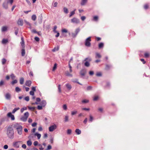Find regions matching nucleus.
<instances>
[{"label":"nucleus","mask_w":150,"mask_h":150,"mask_svg":"<svg viewBox=\"0 0 150 150\" xmlns=\"http://www.w3.org/2000/svg\"><path fill=\"white\" fill-rule=\"evenodd\" d=\"M6 134L9 138L13 139L14 138V131L12 127H8Z\"/></svg>","instance_id":"nucleus-1"},{"label":"nucleus","mask_w":150,"mask_h":150,"mask_svg":"<svg viewBox=\"0 0 150 150\" xmlns=\"http://www.w3.org/2000/svg\"><path fill=\"white\" fill-rule=\"evenodd\" d=\"M15 126L17 130L18 134L19 135H21L22 134V127L18 124L15 125Z\"/></svg>","instance_id":"nucleus-2"},{"label":"nucleus","mask_w":150,"mask_h":150,"mask_svg":"<svg viewBox=\"0 0 150 150\" xmlns=\"http://www.w3.org/2000/svg\"><path fill=\"white\" fill-rule=\"evenodd\" d=\"M71 22L74 24H78L79 23L80 21L79 19L74 17L71 20Z\"/></svg>","instance_id":"nucleus-3"},{"label":"nucleus","mask_w":150,"mask_h":150,"mask_svg":"<svg viewBox=\"0 0 150 150\" xmlns=\"http://www.w3.org/2000/svg\"><path fill=\"white\" fill-rule=\"evenodd\" d=\"M91 37H89L86 40L85 45L87 47L90 46L91 43L90 42L91 41Z\"/></svg>","instance_id":"nucleus-4"},{"label":"nucleus","mask_w":150,"mask_h":150,"mask_svg":"<svg viewBox=\"0 0 150 150\" xmlns=\"http://www.w3.org/2000/svg\"><path fill=\"white\" fill-rule=\"evenodd\" d=\"M57 128L56 125L54 124L49 127V130L50 132H52Z\"/></svg>","instance_id":"nucleus-5"},{"label":"nucleus","mask_w":150,"mask_h":150,"mask_svg":"<svg viewBox=\"0 0 150 150\" xmlns=\"http://www.w3.org/2000/svg\"><path fill=\"white\" fill-rule=\"evenodd\" d=\"M5 97L7 100H10L11 98V95L9 93H7L5 95Z\"/></svg>","instance_id":"nucleus-6"},{"label":"nucleus","mask_w":150,"mask_h":150,"mask_svg":"<svg viewBox=\"0 0 150 150\" xmlns=\"http://www.w3.org/2000/svg\"><path fill=\"white\" fill-rule=\"evenodd\" d=\"M35 134H30L28 137V138L30 139L34 140V138H35Z\"/></svg>","instance_id":"nucleus-7"},{"label":"nucleus","mask_w":150,"mask_h":150,"mask_svg":"<svg viewBox=\"0 0 150 150\" xmlns=\"http://www.w3.org/2000/svg\"><path fill=\"white\" fill-rule=\"evenodd\" d=\"M17 23L18 25L22 26L23 24V20L21 19H19L18 20Z\"/></svg>","instance_id":"nucleus-8"},{"label":"nucleus","mask_w":150,"mask_h":150,"mask_svg":"<svg viewBox=\"0 0 150 150\" xmlns=\"http://www.w3.org/2000/svg\"><path fill=\"white\" fill-rule=\"evenodd\" d=\"M20 142L18 141L13 143V145L16 148H18L19 146Z\"/></svg>","instance_id":"nucleus-9"},{"label":"nucleus","mask_w":150,"mask_h":150,"mask_svg":"<svg viewBox=\"0 0 150 150\" xmlns=\"http://www.w3.org/2000/svg\"><path fill=\"white\" fill-rule=\"evenodd\" d=\"M21 44L22 46V48H25L24 42V39H23V37H22L21 38Z\"/></svg>","instance_id":"nucleus-10"},{"label":"nucleus","mask_w":150,"mask_h":150,"mask_svg":"<svg viewBox=\"0 0 150 150\" xmlns=\"http://www.w3.org/2000/svg\"><path fill=\"white\" fill-rule=\"evenodd\" d=\"M31 83V81H26L25 83V85L26 86L29 87L30 86Z\"/></svg>","instance_id":"nucleus-11"},{"label":"nucleus","mask_w":150,"mask_h":150,"mask_svg":"<svg viewBox=\"0 0 150 150\" xmlns=\"http://www.w3.org/2000/svg\"><path fill=\"white\" fill-rule=\"evenodd\" d=\"M7 27L6 26H4L2 27L1 31L2 32L6 31L7 30Z\"/></svg>","instance_id":"nucleus-12"},{"label":"nucleus","mask_w":150,"mask_h":150,"mask_svg":"<svg viewBox=\"0 0 150 150\" xmlns=\"http://www.w3.org/2000/svg\"><path fill=\"white\" fill-rule=\"evenodd\" d=\"M86 74V71L84 70H82L80 72V74L81 75L84 76Z\"/></svg>","instance_id":"nucleus-13"},{"label":"nucleus","mask_w":150,"mask_h":150,"mask_svg":"<svg viewBox=\"0 0 150 150\" xmlns=\"http://www.w3.org/2000/svg\"><path fill=\"white\" fill-rule=\"evenodd\" d=\"M66 86L67 88L69 90H70L71 88V86L70 84L69 83H67L66 84Z\"/></svg>","instance_id":"nucleus-14"},{"label":"nucleus","mask_w":150,"mask_h":150,"mask_svg":"<svg viewBox=\"0 0 150 150\" xmlns=\"http://www.w3.org/2000/svg\"><path fill=\"white\" fill-rule=\"evenodd\" d=\"M46 104V101L45 100H43L40 103V104L42 105V106L43 107L45 106Z\"/></svg>","instance_id":"nucleus-15"},{"label":"nucleus","mask_w":150,"mask_h":150,"mask_svg":"<svg viewBox=\"0 0 150 150\" xmlns=\"http://www.w3.org/2000/svg\"><path fill=\"white\" fill-rule=\"evenodd\" d=\"M27 119L28 118H27L23 116L21 118V120L23 122H26L27 121Z\"/></svg>","instance_id":"nucleus-16"},{"label":"nucleus","mask_w":150,"mask_h":150,"mask_svg":"<svg viewBox=\"0 0 150 150\" xmlns=\"http://www.w3.org/2000/svg\"><path fill=\"white\" fill-rule=\"evenodd\" d=\"M3 6L4 8L6 9H7L8 8V5L6 3H4L3 4Z\"/></svg>","instance_id":"nucleus-17"},{"label":"nucleus","mask_w":150,"mask_h":150,"mask_svg":"<svg viewBox=\"0 0 150 150\" xmlns=\"http://www.w3.org/2000/svg\"><path fill=\"white\" fill-rule=\"evenodd\" d=\"M35 136H37L38 139H39L41 137V134H39L37 132L35 133Z\"/></svg>","instance_id":"nucleus-18"},{"label":"nucleus","mask_w":150,"mask_h":150,"mask_svg":"<svg viewBox=\"0 0 150 150\" xmlns=\"http://www.w3.org/2000/svg\"><path fill=\"white\" fill-rule=\"evenodd\" d=\"M25 51L24 48H22L21 50V54L22 56H23L25 55Z\"/></svg>","instance_id":"nucleus-19"},{"label":"nucleus","mask_w":150,"mask_h":150,"mask_svg":"<svg viewBox=\"0 0 150 150\" xmlns=\"http://www.w3.org/2000/svg\"><path fill=\"white\" fill-rule=\"evenodd\" d=\"M75 132L76 133V134H77L79 135L81 133V131L79 129H76L75 130Z\"/></svg>","instance_id":"nucleus-20"},{"label":"nucleus","mask_w":150,"mask_h":150,"mask_svg":"<svg viewBox=\"0 0 150 150\" xmlns=\"http://www.w3.org/2000/svg\"><path fill=\"white\" fill-rule=\"evenodd\" d=\"M24 81V79L23 77H21L20 78V84H23V83Z\"/></svg>","instance_id":"nucleus-21"},{"label":"nucleus","mask_w":150,"mask_h":150,"mask_svg":"<svg viewBox=\"0 0 150 150\" xmlns=\"http://www.w3.org/2000/svg\"><path fill=\"white\" fill-rule=\"evenodd\" d=\"M27 143L28 146H30L32 145V142L30 140H29L27 141Z\"/></svg>","instance_id":"nucleus-22"},{"label":"nucleus","mask_w":150,"mask_h":150,"mask_svg":"<svg viewBox=\"0 0 150 150\" xmlns=\"http://www.w3.org/2000/svg\"><path fill=\"white\" fill-rule=\"evenodd\" d=\"M20 108H14V109L13 110L12 113H14L16 112L17 110H19Z\"/></svg>","instance_id":"nucleus-23"},{"label":"nucleus","mask_w":150,"mask_h":150,"mask_svg":"<svg viewBox=\"0 0 150 150\" xmlns=\"http://www.w3.org/2000/svg\"><path fill=\"white\" fill-rule=\"evenodd\" d=\"M96 58H100L101 57V55L98 53H96Z\"/></svg>","instance_id":"nucleus-24"},{"label":"nucleus","mask_w":150,"mask_h":150,"mask_svg":"<svg viewBox=\"0 0 150 150\" xmlns=\"http://www.w3.org/2000/svg\"><path fill=\"white\" fill-rule=\"evenodd\" d=\"M32 19L33 21H35L36 18V16L35 15H33L32 16Z\"/></svg>","instance_id":"nucleus-25"},{"label":"nucleus","mask_w":150,"mask_h":150,"mask_svg":"<svg viewBox=\"0 0 150 150\" xmlns=\"http://www.w3.org/2000/svg\"><path fill=\"white\" fill-rule=\"evenodd\" d=\"M8 42V40L7 39H4L2 41V43L3 44H6Z\"/></svg>","instance_id":"nucleus-26"},{"label":"nucleus","mask_w":150,"mask_h":150,"mask_svg":"<svg viewBox=\"0 0 150 150\" xmlns=\"http://www.w3.org/2000/svg\"><path fill=\"white\" fill-rule=\"evenodd\" d=\"M87 0H82L81 2V5H84L85 4Z\"/></svg>","instance_id":"nucleus-27"},{"label":"nucleus","mask_w":150,"mask_h":150,"mask_svg":"<svg viewBox=\"0 0 150 150\" xmlns=\"http://www.w3.org/2000/svg\"><path fill=\"white\" fill-rule=\"evenodd\" d=\"M29 116V113L28 112H26L24 114V116L28 118Z\"/></svg>","instance_id":"nucleus-28"},{"label":"nucleus","mask_w":150,"mask_h":150,"mask_svg":"<svg viewBox=\"0 0 150 150\" xmlns=\"http://www.w3.org/2000/svg\"><path fill=\"white\" fill-rule=\"evenodd\" d=\"M63 10H64V13L67 14L68 13V9L66 8V7H64L63 8Z\"/></svg>","instance_id":"nucleus-29"},{"label":"nucleus","mask_w":150,"mask_h":150,"mask_svg":"<svg viewBox=\"0 0 150 150\" xmlns=\"http://www.w3.org/2000/svg\"><path fill=\"white\" fill-rule=\"evenodd\" d=\"M69 120V117L68 115H66L65 116L64 118V121L65 122H67Z\"/></svg>","instance_id":"nucleus-30"},{"label":"nucleus","mask_w":150,"mask_h":150,"mask_svg":"<svg viewBox=\"0 0 150 150\" xmlns=\"http://www.w3.org/2000/svg\"><path fill=\"white\" fill-rule=\"evenodd\" d=\"M98 17L97 16H95L93 17V20L94 21H98Z\"/></svg>","instance_id":"nucleus-31"},{"label":"nucleus","mask_w":150,"mask_h":150,"mask_svg":"<svg viewBox=\"0 0 150 150\" xmlns=\"http://www.w3.org/2000/svg\"><path fill=\"white\" fill-rule=\"evenodd\" d=\"M27 109V108L25 107H23V108H21V113L23 112L25 110H26Z\"/></svg>","instance_id":"nucleus-32"},{"label":"nucleus","mask_w":150,"mask_h":150,"mask_svg":"<svg viewBox=\"0 0 150 150\" xmlns=\"http://www.w3.org/2000/svg\"><path fill=\"white\" fill-rule=\"evenodd\" d=\"M15 90L16 92H19L21 91V89L18 87H16L15 88Z\"/></svg>","instance_id":"nucleus-33"},{"label":"nucleus","mask_w":150,"mask_h":150,"mask_svg":"<svg viewBox=\"0 0 150 150\" xmlns=\"http://www.w3.org/2000/svg\"><path fill=\"white\" fill-rule=\"evenodd\" d=\"M104 45V44L102 42L100 43L98 45L99 48H102Z\"/></svg>","instance_id":"nucleus-34"},{"label":"nucleus","mask_w":150,"mask_h":150,"mask_svg":"<svg viewBox=\"0 0 150 150\" xmlns=\"http://www.w3.org/2000/svg\"><path fill=\"white\" fill-rule=\"evenodd\" d=\"M77 112L76 110H74L72 111L71 112V115H74L76 114Z\"/></svg>","instance_id":"nucleus-35"},{"label":"nucleus","mask_w":150,"mask_h":150,"mask_svg":"<svg viewBox=\"0 0 150 150\" xmlns=\"http://www.w3.org/2000/svg\"><path fill=\"white\" fill-rule=\"evenodd\" d=\"M18 81L17 80H14L13 81H12L11 82V83L12 85H13L15 84L16 83H17Z\"/></svg>","instance_id":"nucleus-36"},{"label":"nucleus","mask_w":150,"mask_h":150,"mask_svg":"<svg viewBox=\"0 0 150 150\" xmlns=\"http://www.w3.org/2000/svg\"><path fill=\"white\" fill-rule=\"evenodd\" d=\"M84 65L85 66L87 67H88L90 66V64L89 62H88V61H86L84 64Z\"/></svg>","instance_id":"nucleus-37"},{"label":"nucleus","mask_w":150,"mask_h":150,"mask_svg":"<svg viewBox=\"0 0 150 150\" xmlns=\"http://www.w3.org/2000/svg\"><path fill=\"white\" fill-rule=\"evenodd\" d=\"M99 98L98 96H95L93 98V100L94 101H96L98 100Z\"/></svg>","instance_id":"nucleus-38"},{"label":"nucleus","mask_w":150,"mask_h":150,"mask_svg":"<svg viewBox=\"0 0 150 150\" xmlns=\"http://www.w3.org/2000/svg\"><path fill=\"white\" fill-rule=\"evenodd\" d=\"M91 59L90 57L86 58L84 60V61H88V62H90L91 61Z\"/></svg>","instance_id":"nucleus-39"},{"label":"nucleus","mask_w":150,"mask_h":150,"mask_svg":"<svg viewBox=\"0 0 150 150\" xmlns=\"http://www.w3.org/2000/svg\"><path fill=\"white\" fill-rule=\"evenodd\" d=\"M11 77L12 80H13L16 78V76L13 74H11Z\"/></svg>","instance_id":"nucleus-40"},{"label":"nucleus","mask_w":150,"mask_h":150,"mask_svg":"<svg viewBox=\"0 0 150 150\" xmlns=\"http://www.w3.org/2000/svg\"><path fill=\"white\" fill-rule=\"evenodd\" d=\"M82 102L84 103H88V100L86 99H84L82 100Z\"/></svg>","instance_id":"nucleus-41"},{"label":"nucleus","mask_w":150,"mask_h":150,"mask_svg":"<svg viewBox=\"0 0 150 150\" xmlns=\"http://www.w3.org/2000/svg\"><path fill=\"white\" fill-rule=\"evenodd\" d=\"M66 75L67 76H69L70 77H72V75L71 74H70L68 71H67L66 72Z\"/></svg>","instance_id":"nucleus-42"},{"label":"nucleus","mask_w":150,"mask_h":150,"mask_svg":"<svg viewBox=\"0 0 150 150\" xmlns=\"http://www.w3.org/2000/svg\"><path fill=\"white\" fill-rule=\"evenodd\" d=\"M57 66V64L56 63H55L54 64V66L53 67V68L52 69V71H54L56 69Z\"/></svg>","instance_id":"nucleus-43"},{"label":"nucleus","mask_w":150,"mask_h":150,"mask_svg":"<svg viewBox=\"0 0 150 150\" xmlns=\"http://www.w3.org/2000/svg\"><path fill=\"white\" fill-rule=\"evenodd\" d=\"M57 26H54V28H53V31L55 33H57V32L56 30V29H57Z\"/></svg>","instance_id":"nucleus-44"},{"label":"nucleus","mask_w":150,"mask_h":150,"mask_svg":"<svg viewBox=\"0 0 150 150\" xmlns=\"http://www.w3.org/2000/svg\"><path fill=\"white\" fill-rule=\"evenodd\" d=\"M80 30L79 28H77L75 30V33L76 34V35H77V34L79 33V32L80 31Z\"/></svg>","instance_id":"nucleus-45"},{"label":"nucleus","mask_w":150,"mask_h":150,"mask_svg":"<svg viewBox=\"0 0 150 150\" xmlns=\"http://www.w3.org/2000/svg\"><path fill=\"white\" fill-rule=\"evenodd\" d=\"M92 89V87L91 86H89L87 88V91L91 90Z\"/></svg>","instance_id":"nucleus-46"},{"label":"nucleus","mask_w":150,"mask_h":150,"mask_svg":"<svg viewBox=\"0 0 150 150\" xmlns=\"http://www.w3.org/2000/svg\"><path fill=\"white\" fill-rule=\"evenodd\" d=\"M75 13V12L74 11H72L71 12L69 15V17H71Z\"/></svg>","instance_id":"nucleus-47"},{"label":"nucleus","mask_w":150,"mask_h":150,"mask_svg":"<svg viewBox=\"0 0 150 150\" xmlns=\"http://www.w3.org/2000/svg\"><path fill=\"white\" fill-rule=\"evenodd\" d=\"M25 22L27 25H29L30 26V28H31V24L26 21H25Z\"/></svg>","instance_id":"nucleus-48"},{"label":"nucleus","mask_w":150,"mask_h":150,"mask_svg":"<svg viewBox=\"0 0 150 150\" xmlns=\"http://www.w3.org/2000/svg\"><path fill=\"white\" fill-rule=\"evenodd\" d=\"M71 133V129H68L67 131V134H70Z\"/></svg>","instance_id":"nucleus-49"},{"label":"nucleus","mask_w":150,"mask_h":150,"mask_svg":"<svg viewBox=\"0 0 150 150\" xmlns=\"http://www.w3.org/2000/svg\"><path fill=\"white\" fill-rule=\"evenodd\" d=\"M149 56V54L148 53H145L144 54V56L146 57H148Z\"/></svg>","instance_id":"nucleus-50"},{"label":"nucleus","mask_w":150,"mask_h":150,"mask_svg":"<svg viewBox=\"0 0 150 150\" xmlns=\"http://www.w3.org/2000/svg\"><path fill=\"white\" fill-rule=\"evenodd\" d=\"M101 72H98L96 74V76H101Z\"/></svg>","instance_id":"nucleus-51"},{"label":"nucleus","mask_w":150,"mask_h":150,"mask_svg":"<svg viewBox=\"0 0 150 150\" xmlns=\"http://www.w3.org/2000/svg\"><path fill=\"white\" fill-rule=\"evenodd\" d=\"M93 120V117L91 115H90V119H89V121L90 122H92Z\"/></svg>","instance_id":"nucleus-52"},{"label":"nucleus","mask_w":150,"mask_h":150,"mask_svg":"<svg viewBox=\"0 0 150 150\" xmlns=\"http://www.w3.org/2000/svg\"><path fill=\"white\" fill-rule=\"evenodd\" d=\"M52 149V146L49 145L48 146L47 149L45 150H49L51 149Z\"/></svg>","instance_id":"nucleus-53"},{"label":"nucleus","mask_w":150,"mask_h":150,"mask_svg":"<svg viewBox=\"0 0 150 150\" xmlns=\"http://www.w3.org/2000/svg\"><path fill=\"white\" fill-rule=\"evenodd\" d=\"M149 7L148 5L147 4H145L144 6V8L145 9H147Z\"/></svg>","instance_id":"nucleus-54"},{"label":"nucleus","mask_w":150,"mask_h":150,"mask_svg":"<svg viewBox=\"0 0 150 150\" xmlns=\"http://www.w3.org/2000/svg\"><path fill=\"white\" fill-rule=\"evenodd\" d=\"M6 60L5 59H3L2 60V63L3 64H4L6 62Z\"/></svg>","instance_id":"nucleus-55"},{"label":"nucleus","mask_w":150,"mask_h":150,"mask_svg":"<svg viewBox=\"0 0 150 150\" xmlns=\"http://www.w3.org/2000/svg\"><path fill=\"white\" fill-rule=\"evenodd\" d=\"M28 108L29 110H34L35 109V108L34 107H31L29 106H28Z\"/></svg>","instance_id":"nucleus-56"},{"label":"nucleus","mask_w":150,"mask_h":150,"mask_svg":"<svg viewBox=\"0 0 150 150\" xmlns=\"http://www.w3.org/2000/svg\"><path fill=\"white\" fill-rule=\"evenodd\" d=\"M25 100L27 101H28L29 100V96H26L24 98Z\"/></svg>","instance_id":"nucleus-57"},{"label":"nucleus","mask_w":150,"mask_h":150,"mask_svg":"<svg viewBox=\"0 0 150 150\" xmlns=\"http://www.w3.org/2000/svg\"><path fill=\"white\" fill-rule=\"evenodd\" d=\"M63 108L64 110H66L67 109V107L66 104L64 105L63 106Z\"/></svg>","instance_id":"nucleus-58"},{"label":"nucleus","mask_w":150,"mask_h":150,"mask_svg":"<svg viewBox=\"0 0 150 150\" xmlns=\"http://www.w3.org/2000/svg\"><path fill=\"white\" fill-rule=\"evenodd\" d=\"M18 32V29L17 28L15 29V33L16 35H17Z\"/></svg>","instance_id":"nucleus-59"},{"label":"nucleus","mask_w":150,"mask_h":150,"mask_svg":"<svg viewBox=\"0 0 150 150\" xmlns=\"http://www.w3.org/2000/svg\"><path fill=\"white\" fill-rule=\"evenodd\" d=\"M38 109L39 110H41L42 109V106L40 105H38L37 107Z\"/></svg>","instance_id":"nucleus-60"},{"label":"nucleus","mask_w":150,"mask_h":150,"mask_svg":"<svg viewBox=\"0 0 150 150\" xmlns=\"http://www.w3.org/2000/svg\"><path fill=\"white\" fill-rule=\"evenodd\" d=\"M86 17L84 16H82L81 17V19L82 21H84L86 19Z\"/></svg>","instance_id":"nucleus-61"},{"label":"nucleus","mask_w":150,"mask_h":150,"mask_svg":"<svg viewBox=\"0 0 150 150\" xmlns=\"http://www.w3.org/2000/svg\"><path fill=\"white\" fill-rule=\"evenodd\" d=\"M67 30L65 29H63L62 30V33H67Z\"/></svg>","instance_id":"nucleus-62"},{"label":"nucleus","mask_w":150,"mask_h":150,"mask_svg":"<svg viewBox=\"0 0 150 150\" xmlns=\"http://www.w3.org/2000/svg\"><path fill=\"white\" fill-rule=\"evenodd\" d=\"M38 142L37 141H35L33 143V144L35 146H36L38 145Z\"/></svg>","instance_id":"nucleus-63"},{"label":"nucleus","mask_w":150,"mask_h":150,"mask_svg":"<svg viewBox=\"0 0 150 150\" xmlns=\"http://www.w3.org/2000/svg\"><path fill=\"white\" fill-rule=\"evenodd\" d=\"M35 39L37 42L39 41L40 40V39L39 38L37 37L35 38Z\"/></svg>","instance_id":"nucleus-64"}]
</instances>
